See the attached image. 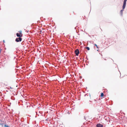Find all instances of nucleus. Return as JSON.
Listing matches in <instances>:
<instances>
[{"mask_svg":"<svg viewBox=\"0 0 127 127\" xmlns=\"http://www.w3.org/2000/svg\"><path fill=\"white\" fill-rule=\"evenodd\" d=\"M75 53L76 56H78L79 53V50L78 49H77L75 51Z\"/></svg>","mask_w":127,"mask_h":127,"instance_id":"4","label":"nucleus"},{"mask_svg":"<svg viewBox=\"0 0 127 127\" xmlns=\"http://www.w3.org/2000/svg\"><path fill=\"white\" fill-rule=\"evenodd\" d=\"M2 123V121L1 120H0V123Z\"/></svg>","mask_w":127,"mask_h":127,"instance_id":"11","label":"nucleus"},{"mask_svg":"<svg viewBox=\"0 0 127 127\" xmlns=\"http://www.w3.org/2000/svg\"><path fill=\"white\" fill-rule=\"evenodd\" d=\"M22 38L21 37H19L16 39L15 41L17 42H19L21 41Z\"/></svg>","mask_w":127,"mask_h":127,"instance_id":"3","label":"nucleus"},{"mask_svg":"<svg viewBox=\"0 0 127 127\" xmlns=\"http://www.w3.org/2000/svg\"><path fill=\"white\" fill-rule=\"evenodd\" d=\"M127 0H124L123 3V9L121 10L120 12V13L121 15H122L123 14V11L126 7V2Z\"/></svg>","mask_w":127,"mask_h":127,"instance_id":"1","label":"nucleus"},{"mask_svg":"<svg viewBox=\"0 0 127 127\" xmlns=\"http://www.w3.org/2000/svg\"><path fill=\"white\" fill-rule=\"evenodd\" d=\"M96 127H103V126L100 124H98L96 125Z\"/></svg>","mask_w":127,"mask_h":127,"instance_id":"5","label":"nucleus"},{"mask_svg":"<svg viewBox=\"0 0 127 127\" xmlns=\"http://www.w3.org/2000/svg\"><path fill=\"white\" fill-rule=\"evenodd\" d=\"M84 118H85V120H86V118H85V117H84Z\"/></svg>","mask_w":127,"mask_h":127,"instance_id":"13","label":"nucleus"},{"mask_svg":"<svg viewBox=\"0 0 127 127\" xmlns=\"http://www.w3.org/2000/svg\"><path fill=\"white\" fill-rule=\"evenodd\" d=\"M4 126H5L4 127H8V126L6 125H5Z\"/></svg>","mask_w":127,"mask_h":127,"instance_id":"9","label":"nucleus"},{"mask_svg":"<svg viewBox=\"0 0 127 127\" xmlns=\"http://www.w3.org/2000/svg\"><path fill=\"white\" fill-rule=\"evenodd\" d=\"M0 125H1V126L2 127H4L3 126V123H0Z\"/></svg>","mask_w":127,"mask_h":127,"instance_id":"8","label":"nucleus"},{"mask_svg":"<svg viewBox=\"0 0 127 127\" xmlns=\"http://www.w3.org/2000/svg\"><path fill=\"white\" fill-rule=\"evenodd\" d=\"M104 60H106L105 59H104Z\"/></svg>","mask_w":127,"mask_h":127,"instance_id":"14","label":"nucleus"},{"mask_svg":"<svg viewBox=\"0 0 127 127\" xmlns=\"http://www.w3.org/2000/svg\"><path fill=\"white\" fill-rule=\"evenodd\" d=\"M19 33H16V35L17 37H21L22 36V31H19Z\"/></svg>","mask_w":127,"mask_h":127,"instance_id":"2","label":"nucleus"},{"mask_svg":"<svg viewBox=\"0 0 127 127\" xmlns=\"http://www.w3.org/2000/svg\"><path fill=\"white\" fill-rule=\"evenodd\" d=\"M95 46H96V47H97V48H98V47H97V45L96 44H95Z\"/></svg>","mask_w":127,"mask_h":127,"instance_id":"10","label":"nucleus"},{"mask_svg":"<svg viewBox=\"0 0 127 127\" xmlns=\"http://www.w3.org/2000/svg\"><path fill=\"white\" fill-rule=\"evenodd\" d=\"M89 98H90V95H89Z\"/></svg>","mask_w":127,"mask_h":127,"instance_id":"12","label":"nucleus"},{"mask_svg":"<svg viewBox=\"0 0 127 127\" xmlns=\"http://www.w3.org/2000/svg\"><path fill=\"white\" fill-rule=\"evenodd\" d=\"M85 48L86 49H87L88 50H90V49L88 47H85Z\"/></svg>","mask_w":127,"mask_h":127,"instance_id":"7","label":"nucleus"},{"mask_svg":"<svg viewBox=\"0 0 127 127\" xmlns=\"http://www.w3.org/2000/svg\"><path fill=\"white\" fill-rule=\"evenodd\" d=\"M104 95L103 94V93H101V97H103V96H104Z\"/></svg>","mask_w":127,"mask_h":127,"instance_id":"6","label":"nucleus"}]
</instances>
